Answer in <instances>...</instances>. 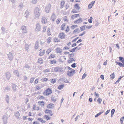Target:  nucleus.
<instances>
[{
	"mask_svg": "<svg viewBox=\"0 0 124 124\" xmlns=\"http://www.w3.org/2000/svg\"><path fill=\"white\" fill-rule=\"evenodd\" d=\"M8 56L9 60L12 61L14 57L11 52H9V54H8Z\"/></svg>",
	"mask_w": 124,
	"mask_h": 124,
	"instance_id": "5",
	"label": "nucleus"
},
{
	"mask_svg": "<svg viewBox=\"0 0 124 124\" xmlns=\"http://www.w3.org/2000/svg\"><path fill=\"white\" fill-rule=\"evenodd\" d=\"M41 27L39 23H38L36 25V29L38 31H40V30Z\"/></svg>",
	"mask_w": 124,
	"mask_h": 124,
	"instance_id": "17",
	"label": "nucleus"
},
{
	"mask_svg": "<svg viewBox=\"0 0 124 124\" xmlns=\"http://www.w3.org/2000/svg\"><path fill=\"white\" fill-rule=\"evenodd\" d=\"M29 46L27 44H25V49L26 50H27L29 48Z\"/></svg>",
	"mask_w": 124,
	"mask_h": 124,
	"instance_id": "33",
	"label": "nucleus"
},
{
	"mask_svg": "<svg viewBox=\"0 0 124 124\" xmlns=\"http://www.w3.org/2000/svg\"><path fill=\"white\" fill-rule=\"evenodd\" d=\"M61 20L60 19H57L56 21V23L57 24H59L60 23Z\"/></svg>",
	"mask_w": 124,
	"mask_h": 124,
	"instance_id": "52",
	"label": "nucleus"
},
{
	"mask_svg": "<svg viewBox=\"0 0 124 124\" xmlns=\"http://www.w3.org/2000/svg\"><path fill=\"white\" fill-rule=\"evenodd\" d=\"M78 26L76 25H72L71 26V29L72 30H73L75 28L77 27Z\"/></svg>",
	"mask_w": 124,
	"mask_h": 124,
	"instance_id": "38",
	"label": "nucleus"
},
{
	"mask_svg": "<svg viewBox=\"0 0 124 124\" xmlns=\"http://www.w3.org/2000/svg\"><path fill=\"white\" fill-rule=\"evenodd\" d=\"M102 99L100 98H99L98 100L97 101L99 102V103H101V102Z\"/></svg>",
	"mask_w": 124,
	"mask_h": 124,
	"instance_id": "54",
	"label": "nucleus"
},
{
	"mask_svg": "<svg viewBox=\"0 0 124 124\" xmlns=\"http://www.w3.org/2000/svg\"><path fill=\"white\" fill-rule=\"evenodd\" d=\"M50 8L51 5L49 4H48L46 6L45 8V11L47 13L49 12Z\"/></svg>",
	"mask_w": 124,
	"mask_h": 124,
	"instance_id": "4",
	"label": "nucleus"
},
{
	"mask_svg": "<svg viewBox=\"0 0 124 124\" xmlns=\"http://www.w3.org/2000/svg\"><path fill=\"white\" fill-rule=\"evenodd\" d=\"M21 29L23 31V33H24L27 32L26 27L24 25L22 26Z\"/></svg>",
	"mask_w": 124,
	"mask_h": 124,
	"instance_id": "11",
	"label": "nucleus"
},
{
	"mask_svg": "<svg viewBox=\"0 0 124 124\" xmlns=\"http://www.w3.org/2000/svg\"><path fill=\"white\" fill-rule=\"evenodd\" d=\"M79 29L78 28H77V29H76L73 31V33H76V32H77L78 31V30Z\"/></svg>",
	"mask_w": 124,
	"mask_h": 124,
	"instance_id": "55",
	"label": "nucleus"
},
{
	"mask_svg": "<svg viewBox=\"0 0 124 124\" xmlns=\"http://www.w3.org/2000/svg\"><path fill=\"white\" fill-rule=\"evenodd\" d=\"M24 67L28 68V69H31V67L30 66H29L28 64H26L25 65V66Z\"/></svg>",
	"mask_w": 124,
	"mask_h": 124,
	"instance_id": "42",
	"label": "nucleus"
},
{
	"mask_svg": "<svg viewBox=\"0 0 124 124\" xmlns=\"http://www.w3.org/2000/svg\"><path fill=\"white\" fill-rule=\"evenodd\" d=\"M93 6L90 4L89 5L88 7L89 9H91L92 7Z\"/></svg>",
	"mask_w": 124,
	"mask_h": 124,
	"instance_id": "64",
	"label": "nucleus"
},
{
	"mask_svg": "<svg viewBox=\"0 0 124 124\" xmlns=\"http://www.w3.org/2000/svg\"><path fill=\"white\" fill-rule=\"evenodd\" d=\"M79 15L78 14H76L73 15L72 16L71 18L72 19H74L75 18H77V17L79 16Z\"/></svg>",
	"mask_w": 124,
	"mask_h": 124,
	"instance_id": "18",
	"label": "nucleus"
},
{
	"mask_svg": "<svg viewBox=\"0 0 124 124\" xmlns=\"http://www.w3.org/2000/svg\"><path fill=\"white\" fill-rule=\"evenodd\" d=\"M50 29L49 28H48L47 29V34L48 36H50L51 35V34L50 33Z\"/></svg>",
	"mask_w": 124,
	"mask_h": 124,
	"instance_id": "44",
	"label": "nucleus"
},
{
	"mask_svg": "<svg viewBox=\"0 0 124 124\" xmlns=\"http://www.w3.org/2000/svg\"><path fill=\"white\" fill-rule=\"evenodd\" d=\"M119 59L120 62L122 63H124V58L121 56H120L119 57Z\"/></svg>",
	"mask_w": 124,
	"mask_h": 124,
	"instance_id": "20",
	"label": "nucleus"
},
{
	"mask_svg": "<svg viewBox=\"0 0 124 124\" xmlns=\"http://www.w3.org/2000/svg\"><path fill=\"white\" fill-rule=\"evenodd\" d=\"M34 78H31L30 80V82L31 83H33L34 81Z\"/></svg>",
	"mask_w": 124,
	"mask_h": 124,
	"instance_id": "53",
	"label": "nucleus"
},
{
	"mask_svg": "<svg viewBox=\"0 0 124 124\" xmlns=\"http://www.w3.org/2000/svg\"><path fill=\"white\" fill-rule=\"evenodd\" d=\"M15 116L16 117L18 118L20 116V113L18 112H16L15 114Z\"/></svg>",
	"mask_w": 124,
	"mask_h": 124,
	"instance_id": "29",
	"label": "nucleus"
},
{
	"mask_svg": "<svg viewBox=\"0 0 124 124\" xmlns=\"http://www.w3.org/2000/svg\"><path fill=\"white\" fill-rule=\"evenodd\" d=\"M69 7V5L67 3L65 5V7L66 9H67Z\"/></svg>",
	"mask_w": 124,
	"mask_h": 124,
	"instance_id": "56",
	"label": "nucleus"
},
{
	"mask_svg": "<svg viewBox=\"0 0 124 124\" xmlns=\"http://www.w3.org/2000/svg\"><path fill=\"white\" fill-rule=\"evenodd\" d=\"M104 111H102L100 112H99L95 116V117H98L99 116L101 115L102 113H103V112Z\"/></svg>",
	"mask_w": 124,
	"mask_h": 124,
	"instance_id": "35",
	"label": "nucleus"
},
{
	"mask_svg": "<svg viewBox=\"0 0 124 124\" xmlns=\"http://www.w3.org/2000/svg\"><path fill=\"white\" fill-rule=\"evenodd\" d=\"M55 57V56L53 54H51L50 55L49 57V59H51L54 58Z\"/></svg>",
	"mask_w": 124,
	"mask_h": 124,
	"instance_id": "47",
	"label": "nucleus"
},
{
	"mask_svg": "<svg viewBox=\"0 0 124 124\" xmlns=\"http://www.w3.org/2000/svg\"><path fill=\"white\" fill-rule=\"evenodd\" d=\"M10 90V88L8 86L6 87L4 89L5 91H9Z\"/></svg>",
	"mask_w": 124,
	"mask_h": 124,
	"instance_id": "43",
	"label": "nucleus"
},
{
	"mask_svg": "<svg viewBox=\"0 0 124 124\" xmlns=\"http://www.w3.org/2000/svg\"><path fill=\"white\" fill-rule=\"evenodd\" d=\"M45 118L46 119H47V120H48L50 119L51 118L49 117L47 115H45Z\"/></svg>",
	"mask_w": 124,
	"mask_h": 124,
	"instance_id": "51",
	"label": "nucleus"
},
{
	"mask_svg": "<svg viewBox=\"0 0 124 124\" xmlns=\"http://www.w3.org/2000/svg\"><path fill=\"white\" fill-rule=\"evenodd\" d=\"M93 18L91 16L90 17V19H88V22L89 23H92V20L93 19Z\"/></svg>",
	"mask_w": 124,
	"mask_h": 124,
	"instance_id": "48",
	"label": "nucleus"
},
{
	"mask_svg": "<svg viewBox=\"0 0 124 124\" xmlns=\"http://www.w3.org/2000/svg\"><path fill=\"white\" fill-rule=\"evenodd\" d=\"M9 96L8 95H7L6 96L5 99L6 102L7 103H8L9 101Z\"/></svg>",
	"mask_w": 124,
	"mask_h": 124,
	"instance_id": "26",
	"label": "nucleus"
},
{
	"mask_svg": "<svg viewBox=\"0 0 124 124\" xmlns=\"http://www.w3.org/2000/svg\"><path fill=\"white\" fill-rule=\"evenodd\" d=\"M65 36L64 33L63 32L60 33L58 35L59 38L61 39H64Z\"/></svg>",
	"mask_w": 124,
	"mask_h": 124,
	"instance_id": "7",
	"label": "nucleus"
},
{
	"mask_svg": "<svg viewBox=\"0 0 124 124\" xmlns=\"http://www.w3.org/2000/svg\"><path fill=\"white\" fill-rule=\"evenodd\" d=\"M56 16L54 13H53L51 17V19L53 21H54L56 19Z\"/></svg>",
	"mask_w": 124,
	"mask_h": 124,
	"instance_id": "13",
	"label": "nucleus"
},
{
	"mask_svg": "<svg viewBox=\"0 0 124 124\" xmlns=\"http://www.w3.org/2000/svg\"><path fill=\"white\" fill-rule=\"evenodd\" d=\"M54 107V104L52 103L49 104L47 106V108L49 109H52Z\"/></svg>",
	"mask_w": 124,
	"mask_h": 124,
	"instance_id": "12",
	"label": "nucleus"
},
{
	"mask_svg": "<svg viewBox=\"0 0 124 124\" xmlns=\"http://www.w3.org/2000/svg\"><path fill=\"white\" fill-rule=\"evenodd\" d=\"M66 25L65 23L63 24L61 26V29L62 30H63L64 29V28Z\"/></svg>",
	"mask_w": 124,
	"mask_h": 124,
	"instance_id": "37",
	"label": "nucleus"
},
{
	"mask_svg": "<svg viewBox=\"0 0 124 124\" xmlns=\"http://www.w3.org/2000/svg\"><path fill=\"white\" fill-rule=\"evenodd\" d=\"M73 61H75V60L73 58H70L68 61V63H69L72 62Z\"/></svg>",
	"mask_w": 124,
	"mask_h": 124,
	"instance_id": "22",
	"label": "nucleus"
},
{
	"mask_svg": "<svg viewBox=\"0 0 124 124\" xmlns=\"http://www.w3.org/2000/svg\"><path fill=\"white\" fill-rule=\"evenodd\" d=\"M52 93V91L51 89L49 88H48L43 93V94L44 95L47 96L51 94Z\"/></svg>",
	"mask_w": 124,
	"mask_h": 124,
	"instance_id": "2",
	"label": "nucleus"
},
{
	"mask_svg": "<svg viewBox=\"0 0 124 124\" xmlns=\"http://www.w3.org/2000/svg\"><path fill=\"white\" fill-rule=\"evenodd\" d=\"M34 14L35 17L38 19L40 15V9L39 8H36L34 10Z\"/></svg>",
	"mask_w": 124,
	"mask_h": 124,
	"instance_id": "1",
	"label": "nucleus"
},
{
	"mask_svg": "<svg viewBox=\"0 0 124 124\" xmlns=\"http://www.w3.org/2000/svg\"><path fill=\"white\" fill-rule=\"evenodd\" d=\"M74 55V53H72L70 54L69 55V58H71L73 57Z\"/></svg>",
	"mask_w": 124,
	"mask_h": 124,
	"instance_id": "50",
	"label": "nucleus"
},
{
	"mask_svg": "<svg viewBox=\"0 0 124 124\" xmlns=\"http://www.w3.org/2000/svg\"><path fill=\"white\" fill-rule=\"evenodd\" d=\"M43 72L44 73H46L48 72H50V69H49L44 70H43Z\"/></svg>",
	"mask_w": 124,
	"mask_h": 124,
	"instance_id": "40",
	"label": "nucleus"
},
{
	"mask_svg": "<svg viewBox=\"0 0 124 124\" xmlns=\"http://www.w3.org/2000/svg\"><path fill=\"white\" fill-rule=\"evenodd\" d=\"M124 118V116L120 118V121L121 122V123H123Z\"/></svg>",
	"mask_w": 124,
	"mask_h": 124,
	"instance_id": "57",
	"label": "nucleus"
},
{
	"mask_svg": "<svg viewBox=\"0 0 124 124\" xmlns=\"http://www.w3.org/2000/svg\"><path fill=\"white\" fill-rule=\"evenodd\" d=\"M56 52L57 53H61L62 52V49H61L59 48H57L56 49Z\"/></svg>",
	"mask_w": 124,
	"mask_h": 124,
	"instance_id": "16",
	"label": "nucleus"
},
{
	"mask_svg": "<svg viewBox=\"0 0 124 124\" xmlns=\"http://www.w3.org/2000/svg\"><path fill=\"white\" fill-rule=\"evenodd\" d=\"M43 60L41 58H39L38 59V62L40 64H42L43 63L42 61Z\"/></svg>",
	"mask_w": 124,
	"mask_h": 124,
	"instance_id": "36",
	"label": "nucleus"
},
{
	"mask_svg": "<svg viewBox=\"0 0 124 124\" xmlns=\"http://www.w3.org/2000/svg\"><path fill=\"white\" fill-rule=\"evenodd\" d=\"M39 98L40 99H44V97L42 96L39 95Z\"/></svg>",
	"mask_w": 124,
	"mask_h": 124,
	"instance_id": "62",
	"label": "nucleus"
},
{
	"mask_svg": "<svg viewBox=\"0 0 124 124\" xmlns=\"http://www.w3.org/2000/svg\"><path fill=\"white\" fill-rule=\"evenodd\" d=\"M56 63V61L54 60H51L50 63L51 64H54Z\"/></svg>",
	"mask_w": 124,
	"mask_h": 124,
	"instance_id": "41",
	"label": "nucleus"
},
{
	"mask_svg": "<svg viewBox=\"0 0 124 124\" xmlns=\"http://www.w3.org/2000/svg\"><path fill=\"white\" fill-rule=\"evenodd\" d=\"M51 99L52 101L54 102H55L56 101V99L55 98V97H51Z\"/></svg>",
	"mask_w": 124,
	"mask_h": 124,
	"instance_id": "46",
	"label": "nucleus"
},
{
	"mask_svg": "<svg viewBox=\"0 0 124 124\" xmlns=\"http://www.w3.org/2000/svg\"><path fill=\"white\" fill-rule=\"evenodd\" d=\"M45 54L44 52H42L41 53H40L39 54V55L40 56H42L43 55H44Z\"/></svg>",
	"mask_w": 124,
	"mask_h": 124,
	"instance_id": "63",
	"label": "nucleus"
},
{
	"mask_svg": "<svg viewBox=\"0 0 124 124\" xmlns=\"http://www.w3.org/2000/svg\"><path fill=\"white\" fill-rule=\"evenodd\" d=\"M45 113H48L50 116H52L53 115L52 112L51 110L49 109H46L45 110Z\"/></svg>",
	"mask_w": 124,
	"mask_h": 124,
	"instance_id": "9",
	"label": "nucleus"
},
{
	"mask_svg": "<svg viewBox=\"0 0 124 124\" xmlns=\"http://www.w3.org/2000/svg\"><path fill=\"white\" fill-rule=\"evenodd\" d=\"M110 76V78L111 79H113L115 77L114 73V72L112 74H111Z\"/></svg>",
	"mask_w": 124,
	"mask_h": 124,
	"instance_id": "34",
	"label": "nucleus"
},
{
	"mask_svg": "<svg viewBox=\"0 0 124 124\" xmlns=\"http://www.w3.org/2000/svg\"><path fill=\"white\" fill-rule=\"evenodd\" d=\"M39 42L38 41H36L35 46V48L36 49H38L39 47Z\"/></svg>",
	"mask_w": 124,
	"mask_h": 124,
	"instance_id": "28",
	"label": "nucleus"
},
{
	"mask_svg": "<svg viewBox=\"0 0 124 124\" xmlns=\"http://www.w3.org/2000/svg\"><path fill=\"white\" fill-rule=\"evenodd\" d=\"M63 68L60 67L58 66L55 67L54 69V71L56 72H63Z\"/></svg>",
	"mask_w": 124,
	"mask_h": 124,
	"instance_id": "3",
	"label": "nucleus"
},
{
	"mask_svg": "<svg viewBox=\"0 0 124 124\" xmlns=\"http://www.w3.org/2000/svg\"><path fill=\"white\" fill-rule=\"evenodd\" d=\"M51 81L53 83H55L56 81V80H55V79H51Z\"/></svg>",
	"mask_w": 124,
	"mask_h": 124,
	"instance_id": "49",
	"label": "nucleus"
},
{
	"mask_svg": "<svg viewBox=\"0 0 124 124\" xmlns=\"http://www.w3.org/2000/svg\"><path fill=\"white\" fill-rule=\"evenodd\" d=\"M86 25H84L80 27V28L81 31H83L85 29V27Z\"/></svg>",
	"mask_w": 124,
	"mask_h": 124,
	"instance_id": "31",
	"label": "nucleus"
},
{
	"mask_svg": "<svg viewBox=\"0 0 124 124\" xmlns=\"http://www.w3.org/2000/svg\"><path fill=\"white\" fill-rule=\"evenodd\" d=\"M54 41L55 42H58L59 41V39L57 38H55L54 39Z\"/></svg>",
	"mask_w": 124,
	"mask_h": 124,
	"instance_id": "60",
	"label": "nucleus"
},
{
	"mask_svg": "<svg viewBox=\"0 0 124 124\" xmlns=\"http://www.w3.org/2000/svg\"><path fill=\"white\" fill-rule=\"evenodd\" d=\"M23 4L22 3H20L19 6V8L20 9H22L23 8Z\"/></svg>",
	"mask_w": 124,
	"mask_h": 124,
	"instance_id": "45",
	"label": "nucleus"
},
{
	"mask_svg": "<svg viewBox=\"0 0 124 124\" xmlns=\"http://www.w3.org/2000/svg\"><path fill=\"white\" fill-rule=\"evenodd\" d=\"M14 73L16 74L18 77L19 76V73L17 70H15L14 71Z\"/></svg>",
	"mask_w": 124,
	"mask_h": 124,
	"instance_id": "30",
	"label": "nucleus"
},
{
	"mask_svg": "<svg viewBox=\"0 0 124 124\" xmlns=\"http://www.w3.org/2000/svg\"><path fill=\"white\" fill-rule=\"evenodd\" d=\"M47 20L46 18L45 17H43L42 18L41 20V22L45 24L46 23Z\"/></svg>",
	"mask_w": 124,
	"mask_h": 124,
	"instance_id": "14",
	"label": "nucleus"
},
{
	"mask_svg": "<svg viewBox=\"0 0 124 124\" xmlns=\"http://www.w3.org/2000/svg\"><path fill=\"white\" fill-rule=\"evenodd\" d=\"M51 51V49L50 48H49L48 49L46 52V53L47 54H48Z\"/></svg>",
	"mask_w": 124,
	"mask_h": 124,
	"instance_id": "39",
	"label": "nucleus"
},
{
	"mask_svg": "<svg viewBox=\"0 0 124 124\" xmlns=\"http://www.w3.org/2000/svg\"><path fill=\"white\" fill-rule=\"evenodd\" d=\"M39 104L41 106H44V102L43 101H39L38 102Z\"/></svg>",
	"mask_w": 124,
	"mask_h": 124,
	"instance_id": "32",
	"label": "nucleus"
},
{
	"mask_svg": "<svg viewBox=\"0 0 124 124\" xmlns=\"http://www.w3.org/2000/svg\"><path fill=\"white\" fill-rule=\"evenodd\" d=\"M79 5L78 4H76L74 5V7L77 10H78L80 9V7L79 6Z\"/></svg>",
	"mask_w": 124,
	"mask_h": 124,
	"instance_id": "19",
	"label": "nucleus"
},
{
	"mask_svg": "<svg viewBox=\"0 0 124 124\" xmlns=\"http://www.w3.org/2000/svg\"><path fill=\"white\" fill-rule=\"evenodd\" d=\"M29 15V12L27 11H26L25 13V15H24V16H25V17L26 18Z\"/></svg>",
	"mask_w": 124,
	"mask_h": 124,
	"instance_id": "25",
	"label": "nucleus"
},
{
	"mask_svg": "<svg viewBox=\"0 0 124 124\" xmlns=\"http://www.w3.org/2000/svg\"><path fill=\"white\" fill-rule=\"evenodd\" d=\"M82 18H80L77 20H76V21H75L74 22V23H79L82 22Z\"/></svg>",
	"mask_w": 124,
	"mask_h": 124,
	"instance_id": "15",
	"label": "nucleus"
},
{
	"mask_svg": "<svg viewBox=\"0 0 124 124\" xmlns=\"http://www.w3.org/2000/svg\"><path fill=\"white\" fill-rule=\"evenodd\" d=\"M8 117L6 116H3L2 117V119L4 124H6L7 123Z\"/></svg>",
	"mask_w": 124,
	"mask_h": 124,
	"instance_id": "10",
	"label": "nucleus"
},
{
	"mask_svg": "<svg viewBox=\"0 0 124 124\" xmlns=\"http://www.w3.org/2000/svg\"><path fill=\"white\" fill-rule=\"evenodd\" d=\"M65 3V2L64 0H62V2L61 3L60 7L62 8L64 7V5Z\"/></svg>",
	"mask_w": 124,
	"mask_h": 124,
	"instance_id": "24",
	"label": "nucleus"
},
{
	"mask_svg": "<svg viewBox=\"0 0 124 124\" xmlns=\"http://www.w3.org/2000/svg\"><path fill=\"white\" fill-rule=\"evenodd\" d=\"M51 40V38L50 37H49L47 39V41L48 42V43H49Z\"/></svg>",
	"mask_w": 124,
	"mask_h": 124,
	"instance_id": "61",
	"label": "nucleus"
},
{
	"mask_svg": "<svg viewBox=\"0 0 124 124\" xmlns=\"http://www.w3.org/2000/svg\"><path fill=\"white\" fill-rule=\"evenodd\" d=\"M6 78L8 80H9L10 78L11 77V75L10 73L9 72H7L5 74Z\"/></svg>",
	"mask_w": 124,
	"mask_h": 124,
	"instance_id": "8",
	"label": "nucleus"
},
{
	"mask_svg": "<svg viewBox=\"0 0 124 124\" xmlns=\"http://www.w3.org/2000/svg\"><path fill=\"white\" fill-rule=\"evenodd\" d=\"M75 70H71L70 71H68L67 72V74L69 76H72L73 75V73H74Z\"/></svg>",
	"mask_w": 124,
	"mask_h": 124,
	"instance_id": "6",
	"label": "nucleus"
},
{
	"mask_svg": "<svg viewBox=\"0 0 124 124\" xmlns=\"http://www.w3.org/2000/svg\"><path fill=\"white\" fill-rule=\"evenodd\" d=\"M115 63L116 64H117L120 67H123V64L121 62L117 61H116Z\"/></svg>",
	"mask_w": 124,
	"mask_h": 124,
	"instance_id": "23",
	"label": "nucleus"
},
{
	"mask_svg": "<svg viewBox=\"0 0 124 124\" xmlns=\"http://www.w3.org/2000/svg\"><path fill=\"white\" fill-rule=\"evenodd\" d=\"M64 86V85H60L58 87V88L59 90H61L63 88Z\"/></svg>",
	"mask_w": 124,
	"mask_h": 124,
	"instance_id": "27",
	"label": "nucleus"
},
{
	"mask_svg": "<svg viewBox=\"0 0 124 124\" xmlns=\"http://www.w3.org/2000/svg\"><path fill=\"white\" fill-rule=\"evenodd\" d=\"M76 63H74L71 65V66L72 68H75L76 67Z\"/></svg>",
	"mask_w": 124,
	"mask_h": 124,
	"instance_id": "58",
	"label": "nucleus"
},
{
	"mask_svg": "<svg viewBox=\"0 0 124 124\" xmlns=\"http://www.w3.org/2000/svg\"><path fill=\"white\" fill-rule=\"evenodd\" d=\"M12 88L14 91H15L16 90V87H17V86L15 84H13L12 85Z\"/></svg>",
	"mask_w": 124,
	"mask_h": 124,
	"instance_id": "21",
	"label": "nucleus"
},
{
	"mask_svg": "<svg viewBox=\"0 0 124 124\" xmlns=\"http://www.w3.org/2000/svg\"><path fill=\"white\" fill-rule=\"evenodd\" d=\"M48 79L46 78H43L42 79V80L43 81H46Z\"/></svg>",
	"mask_w": 124,
	"mask_h": 124,
	"instance_id": "59",
	"label": "nucleus"
}]
</instances>
